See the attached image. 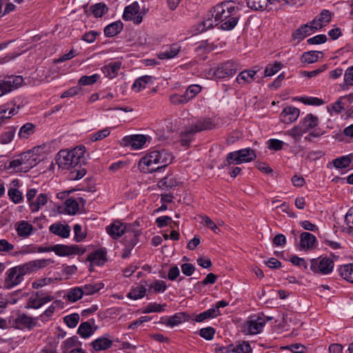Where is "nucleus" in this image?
I'll return each instance as SVG.
<instances>
[{
  "instance_id": "nucleus-1",
  "label": "nucleus",
  "mask_w": 353,
  "mask_h": 353,
  "mask_svg": "<svg viewBox=\"0 0 353 353\" xmlns=\"http://www.w3.org/2000/svg\"><path fill=\"white\" fill-rule=\"evenodd\" d=\"M84 147L75 148L72 150H60L56 157V162L59 168L72 170L68 176L70 180H79L83 178L86 170L81 168L84 162Z\"/></svg>"
},
{
  "instance_id": "nucleus-2",
  "label": "nucleus",
  "mask_w": 353,
  "mask_h": 353,
  "mask_svg": "<svg viewBox=\"0 0 353 353\" xmlns=\"http://www.w3.org/2000/svg\"><path fill=\"white\" fill-rule=\"evenodd\" d=\"M43 148L37 146L14 157L10 162L8 169L15 172H27L45 158Z\"/></svg>"
},
{
  "instance_id": "nucleus-3",
  "label": "nucleus",
  "mask_w": 353,
  "mask_h": 353,
  "mask_svg": "<svg viewBox=\"0 0 353 353\" xmlns=\"http://www.w3.org/2000/svg\"><path fill=\"white\" fill-rule=\"evenodd\" d=\"M172 159V154L165 150H153L140 159L139 168L143 173H152L166 168Z\"/></svg>"
},
{
  "instance_id": "nucleus-4",
  "label": "nucleus",
  "mask_w": 353,
  "mask_h": 353,
  "mask_svg": "<svg viewBox=\"0 0 353 353\" xmlns=\"http://www.w3.org/2000/svg\"><path fill=\"white\" fill-rule=\"evenodd\" d=\"M239 8L232 5L230 1L217 4L213 8L216 25L221 23L220 29L228 31L232 30L239 20Z\"/></svg>"
},
{
  "instance_id": "nucleus-5",
  "label": "nucleus",
  "mask_w": 353,
  "mask_h": 353,
  "mask_svg": "<svg viewBox=\"0 0 353 353\" xmlns=\"http://www.w3.org/2000/svg\"><path fill=\"white\" fill-rule=\"evenodd\" d=\"M214 126V124L210 119H203L196 121V123L192 124L190 128H186L184 132H181V145H188L194 133L202 130H211Z\"/></svg>"
},
{
  "instance_id": "nucleus-6",
  "label": "nucleus",
  "mask_w": 353,
  "mask_h": 353,
  "mask_svg": "<svg viewBox=\"0 0 353 353\" xmlns=\"http://www.w3.org/2000/svg\"><path fill=\"white\" fill-rule=\"evenodd\" d=\"M256 157L255 151L250 148L230 152L227 155L226 161L223 163L222 167L232 163L241 164L250 162L254 161Z\"/></svg>"
},
{
  "instance_id": "nucleus-7",
  "label": "nucleus",
  "mask_w": 353,
  "mask_h": 353,
  "mask_svg": "<svg viewBox=\"0 0 353 353\" xmlns=\"http://www.w3.org/2000/svg\"><path fill=\"white\" fill-rule=\"evenodd\" d=\"M271 318L265 319L263 316H252L242 326V332L246 334H256L261 332L266 322Z\"/></svg>"
},
{
  "instance_id": "nucleus-8",
  "label": "nucleus",
  "mask_w": 353,
  "mask_h": 353,
  "mask_svg": "<svg viewBox=\"0 0 353 353\" xmlns=\"http://www.w3.org/2000/svg\"><path fill=\"white\" fill-rule=\"evenodd\" d=\"M241 69L240 65L234 61H227L213 70V76L216 79H225L232 77Z\"/></svg>"
},
{
  "instance_id": "nucleus-9",
  "label": "nucleus",
  "mask_w": 353,
  "mask_h": 353,
  "mask_svg": "<svg viewBox=\"0 0 353 353\" xmlns=\"http://www.w3.org/2000/svg\"><path fill=\"white\" fill-rule=\"evenodd\" d=\"M310 262V269L315 273L327 274L332 271L334 268L333 261L328 257L312 259Z\"/></svg>"
},
{
  "instance_id": "nucleus-10",
  "label": "nucleus",
  "mask_w": 353,
  "mask_h": 353,
  "mask_svg": "<svg viewBox=\"0 0 353 353\" xmlns=\"http://www.w3.org/2000/svg\"><path fill=\"white\" fill-rule=\"evenodd\" d=\"M23 81L21 76L0 77V97L17 88Z\"/></svg>"
},
{
  "instance_id": "nucleus-11",
  "label": "nucleus",
  "mask_w": 353,
  "mask_h": 353,
  "mask_svg": "<svg viewBox=\"0 0 353 353\" xmlns=\"http://www.w3.org/2000/svg\"><path fill=\"white\" fill-rule=\"evenodd\" d=\"M137 231L132 228L131 225L124 224L119 221L113 222L106 227V232L112 238L117 239L123 234L126 236L128 232Z\"/></svg>"
},
{
  "instance_id": "nucleus-12",
  "label": "nucleus",
  "mask_w": 353,
  "mask_h": 353,
  "mask_svg": "<svg viewBox=\"0 0 353 353\" xmlns=\"http://www.w3.org/2000/svg\"><path fill=\"white\" fill-rule=\"evenodd\" d=\"M52 300H54L53 296L45 294L42 291H38L29 298L25 307L27 309H38Z\"/></svg>"
},
{
  "instance_id": "nucleus-13",
  "label": "nucleus",
  "mask_w": 353,
  "mask_h": 353,
  "mask_svg": "<svg viewBox=\"0 0 353 353\" xmlns=\"http://www.w3.org/2000/svg\"><path fill=\"white\" fill-rule=\"evenodd\" d=\"M140 6L138 2L134 1L130 5L126 6L123 14V19L125 21H133L134 23L139 24L143 20V17L139 13Z\"/></svg>"
},
{
  "instance_id": "nucleus-14",
  "label": "nucleus",
  "mask_w": 353,
  "mask_h": 353,
  "mask_svg": "<svg viewBox=\"0 0 353 353\" xmlns=\"http://www.w3.org/2000/svg\"><path fill=\"white\" fill-rule=\"evenodd\" d=\"M52 250L57 255L60 256H70L72 254H82L85 252V250L77 245H67L57 244L52 246Z\"/></svg>"
},
{
  "instance_id": "nucleus-15",
  "label": "nucleus",
  "mask_w": 353,
  "mask_h": 353,
  "mask_svg": "<svg viewBox=\"0 0 353 353\" xmlns=\"http://www.w3.org/2000/svg\"><path fill=\"white\" fill-rule=\"evenodd\" d=\"M139 231L128 232V234L124 236L123 243L125 248L123 250L122 258L126 259L130 255L132 250L138 243Z\"/></svg>"
},
{
  "instance_id": "nucleus-16",
  "label": "nucleus",
  "mask_w": 353,
  "mask_h": 353,
  "mask_svg": "<svg viewBox=\"0 0 353 353\" xmlns=\"http://www.w3.org/2000/svg\"><path fill=\"white\" fill-rule=\"evenodd\" d=\"M37 318H32L26 314H19L13 322V327L17 329L28 328L29 330L37 325Z\"/></svg>"
},
{
  "instance_id": "nucleus-17",
  "label": "nucleus",
  "mask_w": 353,
  "mask_h": 353,
  "mask_svg": "<svg viewBox=\"0 0 353 353\" xmlns=\"http://www.w3.org/2000/svg\"><path fill=\"white\" fill-rule=\"evenodd\" d=\"M300 114V110L293 106L285 108L280 114V120L281 122L287 124L294 122Z\"/></svg>"
},
{
  "instance_id": "nucleus-18",
  "label": "nucleus",
  "mask_w": 353,
  "mask_h": 353,
  "mask_svg": "<svg viewBox=\"0 0 353 353\" xmlns=\"http://www.w3.org/2000/svg\"><path fill=\"white\" fill-rule=\"evenodd\" d=\"M107 252L105 249L97 250L88 255L87 261L91 265L101 266L107 261Z\"/></svg>"
},
{
  "instance_id": "nucleus-19",
  "label": "nucleus",
  "mask_w": 353,
  "mask_h": 353,
  "mask_svg": "<svg viewBox=\"0 0 353 353\" xmlns=\"http://www.w3.org/2000/svg\"><path fill=\"white\" fill-rule=\"evenodd\" d=\"M181 49V46L179 43H172V45L165 47L164 50L159 52L157 54V57L159 59H170L174 58L178 55Z\"/></svg>"
},
{
  "instance_id": "nucleus-20",
  "label": "nucleus",
  "mask_w": 353,
  "mask_h": 353,
  "mask_svg": "<svg viewBox=\"0 0 353 353\" xmlns=\"http://www.w3.org/2000/svg\"><path fill=\"white\" fill-rule=\"evenodd\" d=\"M125 145H130L134 150L141 148L146 142V137L143 134L127 136L123 139Z\"/></svg>"
},
{
  "instance_id": "nucleus-21",
  "label": "nucleus",
  "mask_w": 353,
  "mask_h": 353,
  "mask_svg": "<svg viewBox=\"0 0 353 353\" xmlns=\"http://www.w3.org/2000/svg\"><path fill=\"white\" fill-rule=\"evenodd\" d=\"M316 238L310 232H303L300 236V247L303 250H312L315 247Z\"/></svg>"
},
{
  "instance_id": "nucleus-22",
  "label": "nucleus",
  "mask_w": 353,
  "mask_h": 353,
  "mask_svg": "<svg viewBox=\"0 0 353 353\" xmlns=\"http://www.w3.org/2000/svg\"><path fill=\"white\" fill-rule=\"evenodd\" d=\"M14 268L9 269L6 272V277L4 281V287L7 289H11L13 287L19 285L22 281V278L17 272L15 274H12Z\"/></svg>"
},
{
  "instance_id": "nucleus-23",
  "label": "nucleus",
  "mask_w": 353,
  "mask_h": 353,
  "mask_svg": "<svg viewBox=\"0 0 353 353\" xmlns=\"http://www.w3.org/2000/svg\"><path fill=\"white\" fill-rule=\"evenodd\" d=\"M331 12L328 10H323L320 16L314 19L311 23L315 30H318L327 24L331 21Z\"/></svg>"
},
{
  "instance_id": "nucleus-24",
  "label": "nucleus",
  "mask_w": 353,
  "mask_h": 353,
  "mask_svg": "<svg viewBox=\"0 0 353 353\" xmlns=\"http://www.w3.org/2000/svg\"><path fill=\"white\" fill-rule=\"evenodd\" d=\"M121 66V61L111 62L101 68L104 75L109 79H113L118 74V72Z\"/></svg>"
},
{
  "instance_id": "nucleus-25",
  "label": "nucleus",
  "mask_w": 353,
  "mask_h": 353,
  "mask_svg": "<svg viewBox=\"0 0 353 353\" xmlns=\"http://www.w3.org/2000/svg\"><path fill=\"white\" fill-rule=\"evenodd\" d=\"M256 71L252 70H245L241 72L236 78V81L241 85L251 83L254 80Z\"/></svg>"
},
{
  "instance_id": "nucleus-26",
  "label": "nucleus",
  "mask_w": 353,
  "mask_h": 353,
  "mask_svg": "<svg viewBox=\"0 0 353 353\" xmlns=\"http://www.w3.org/2000/svg\"><path fill=\"white\" fill-rule=\"evenodd\" d=\"M49 230L50 232L61 238H68L70 236V227L68 225L54 223L50 226Z\"/></svg>"
},
{
  "instance_id": "nucleus-27",
  "label": "nucleus",
  "mask_w": 353,
  "mask_h": 353,
  "mask_svg": "<svg viewBox=\"0 0 353 353\" xmlns=\"http://www.w3.org/2000/svg\"><path fill=\"white\" fill-rule=\"evenodd\" d=\"M313 30H315L314 28L312 27V24L309 26L307 24H303L298 29H296L292 33V38L294 39H297L299 41L303 40L305 37L310 35Z\"/></svg>"
},
{
  "instance_id": "nucleus-28",
  "label": "nucleus",
  "mask_w": 353,
  "mask_h": 353,
  "mask_svg": "<svg viewBox=\"0 0 353 353\" xmlns=\"http://www.w3.org/2000/svg\"><path fill=\"white\" fill-rule=\"evenodd\" d=\"M15 228L17 234L21 237H28L30 236L33 230V227L31 224L26 221H21L15 224Z\"/></svg>"
},
{
  "instance_id": "nucleus-29",
  "label": "nucleus",
  "mask_w": 353,
  "mask_h": 353,
  "mask_svg": "<svg viewBox=\"0 0 353 353\" xmlns=\"http://www.w3.org/2000/svg\"><path fill=\"white\" fill-rule=\"evenodd\" d=\"M10 104H4L0 106V125L3 123L4 119L10 118L18 112L19 107L17 108L10 107Z\"/></svg>"
},
{
  "instance_id": "nucleus-30",
  "label": "nucleus",
  "mask_w": 353,
  "mask_h": 353,
  "mask_svg": "<svg viewBox=\"0 0 353 353\" xmlns=\"http://www.w3.org/2000/svg\"><path fill=\"white\" fill-rule=\"evenodd\" d=\"M95 351L106 350L112 345V341L105 337H99L91 343Z\"/></svg>"
},
{
  "instance_id": "nucleus-31",
  "label": "nucleus",
  "mask_w": 353,
  "mask_h": 353,
  "mask_svg": "<svg viewBox=\"0 0 353 353\" xmlns=\"http://www.w3.org/2000/svg\"><path fill=\"white\" fill-rule=\"evenodd\" d=\"M123 28V23L121 21H117L105 27L104 34L108 37H112L120 33Z\"/></svg>"
},
{
  "instance_id": "nucleus-32",
  "label": "nucleus",
  "mask_w": 353,
  "mask_h": 353,
  "mask_svg": "<svg viewBox=\"0 0 353 353\" xmlns=\"http://www.w3.org/2000/svg\"><path fill=\"white\" fill-rule=\"evenodd\" d=\"M36 131V125L32 123L23 125L18 132V137L21 140L28 139Z\"/></svg>"
},
{
  "instance_id": "nucleus-33",
  "label": "nucleus",
  "mask_w": 353,
  "mask_h": 353,
  "mask_svg": "<svg viewBox=\"0 0 353 353\" xmlns=\"http://www.w3.org/2000/svg\"><path fill=\"white\" fill-rule=\"evenodd\" d=\"M81 288L84 294L92 295L103 289L104 288V283L100 281H92L84 285Z\"/></svg>"
},
{
  "instance_id": "nucleus-34",
  "label": "nucleus",
  "mask_w": 353,
  "mask_h": 353,
  "mask_svg": "<svg viewBox=\"0 0 353 353\" xmlns=\"http://www.w3.org/2000/svg\"><path fill=\"white\" fill-rule=\"evenodd\" d=\"M152 79V77L151 76H142L134 81L132 89L135 92H139L141 90L144 89L148 83H151Z\"/></svg>"
},
{
  "instance_id": "nucleus-35",
  "label": "nucleus",
  "mask_w": 353,
  "mask_h": 353,
  "mask_svg": "<svg viewBox=\"0 0 353 353\" xmlns=\"http://www.w3.org/2000/svg\"><path fill=\"white\" fill-rule=\"evenodd\" d=\"M48 199V198L46 194H39L35 201H33L30 203V205H29L30 210L32 212L39 211L41 207L46 204Z\"/></svg>"
},
{
  "instance_id": "nucleus-36",
  "label": "nucleus",
  "mask_w": 353,
  "mask_h": 353,
  "mask_svg": "<svg viewBox=\"0 0 353 353\" xmlns=\"http://www.w3.org/2000/svg\"><path fill=\"white\" fill-rule=\"evenodd\" d=\"M339 272L342 278L353 283V263L341 265Z\"/></svg>"
},
{
  "instance_id": "nucleus-37",
  "label": "nucleus",
  "mask_w": 353,
  "mask_h": 353,
  "mask_svg": "<svg viewBox=\"0 0 353 353\" xmlns=\"http://www.w3.org/2000/svg\"><path fill=\"white\" fill-rule=\"evenodd\" d=\"M188 320V315L185 312L176 313L170 316L167 322V325L174 327Z\"/></svg>"
},
{
  "instance_id": "nucleus-38",
  "label": "nucleus",
  "mask_w": 353,
  "mask_h": 353,
  "mask_svg": "<svg viewBox=\"0 0 353 353\" xmlns=\"http://www.w3.org/2000/svg\"><path fill=\"white\" fill-rule=\"evenodd\" d=\"M90 11L96 18L102 17L108 11V8L103 3H97L90 7Z\"/></svg>"
},
{
  "instance_id": "nucleus-39",
  "label": "nucleus",
  "mask_w": 353,
  "mask_h": 353,
  "mask_svg": "<svg viewBox=\"0 0 353 353\" xmlns=\"http://www.w3.org/2000/svg\"><path fill=\"white\" fill-rule=\"evenodd\" d=\"M220 314L219 310L214 308H210L205 310L197 315H196L194 320L196 322H202L205 319L214 318Z\"/></svg>"
},
{
  "instance_id": "nucleus-40",
  "label": "nucleus",
  "mask_w": 353,
  "mask_h": 353,
  "mask_svg": "<svg viewBox=\"0 0 353 353\" xmlns=\"http://www.w3.org/2000/svg\"><path fill=\"white\" fill-rule=\"evenodd\" d=\"M83 294L81 287H75L68 291L65 297L68 301L74 303L81 299Z\"/></svg>"
},
{
  "instance_id": "nucleus-41",
  "label": "nucleus",
  "mask_w": 353,
  "mask_h": 353,
  "mask_svg": "<svg viewBox=\"0 0 353 353\" xmlns=\"http://www.w3.org/2000/svg\"><path fill=\"white\" fill-rule=\"evenodd\" d=\"M301 123L303 127L307 129V132L318 125L319 119L316 116H314L312 114H308Z\"/></svg>"
},
{
  "instance_id": "nucleus-42",
  "label": "nucleus",
  "mask_w": 353,
  "mask_h": 353,
  "mask_svg": "<svg viewBox=\"0 0 353 353\" xmlns=\"http://www.w3.org/2000/svg\"><path fill=\"white\" fill-rule=\"evenodd\" d=\"M16 128L15 127H10L6 129V131L2 132L0 135V143L1 144H8L10 143L15 134Z\"/></svg>"
},
{
  "instance_id": "nucleus-43",
  "label": "nucleus",
  "mask_w": 353,
  "mask_h": 353,
  "mask_svg": "<svg viewBox=\"0 0 353 353\" xmlns=\"http://www.w3.org/2000/svg\"><path fill=\"white\" fill-rule=\"evenodd\" d=\"M202 90L201 86L197 84H193L188 86L183 94L188 102L194 99Z\"/></svg>"
},
{
  "instance_id": "nucleus-44",
  "label": "nucleus",
  "mask_w": 353,
  "mask_h": 353,
  "mask_svg": "<svg viewBox=\"0 0 353 353\" xmlns=\"http://www.w3.org/2000/svg\"><path fill=\"white\" fill-rule=\"evenodd\" d=\"M12 272H13L12 274H15L17 272H18L22 279H23L24 275L34 271L32 265V262L29 261L23 265L14 267V270Z\"/></svg>"
},
{
  "instance_id": "nucleus-45",
  "label": "nucleus",
  "mask_w": 353,
  "mask_h": 353,
  "mask_svg": "<svg viewBox=\"0 0 353 353\" xmlns=\"http://www.w3.org/2000/svg\"><path fill=\"white\" fill-rule=\"evenodd\" d=\"M248 6L254 10H264L268 7V0H246Z\"/></svg>"
},
{
  "instance_id": "nucleus-46",
  "label": "nucleus",
  "mask_w": 353,
  "mask_h": 353,
  "mask_svg": "<svg viewBox=\"0 0 353 353\" xmlns=\"http://www.w3.org/2000/svg\"><path fill=\"white\" fill-rule=\"evenodd\" d=\"M146 289L144 286H137L130 290L127 296L131 299L137 300L143 298L145 294Z\"/></svg>"
},
{
  "instance_id": "nucleus-47",
  "label": "nucleus",
  "mask_w": 353,
  "mask_h": 353,
  "mask_svg": "<svg viewBox=\"0 0 353 353\" xmlns=\"http://www.w3.org/2000/svg\"><path fill=\"white\" fill-rule=\"evenodd\" d=\"M319 53H321V52L309 51L304 52L301 58V62L307 63L316 62L319 60Z\"/></svg>"
},
{
  "instance_id": "nucleus-48",
  "label": "nucleus",
  "mask_w": 353,
  "mask_h": 353,
  "mask_svg": "<svg viewBox=\"0 0 353 353\" xmlns=\"http://www.w3.org/2000/svg\"><path fill=\"white\" fill-rule=\"evenodd\" d=\"M77 332L82 338L86 339L92 334L93 331L90 323L83 322L80 324Z\"/></svg>"
},
{
  "instance_id": "nucleus-49",
  "label": "nucleus",
  "mask_w": 353,
  "mask_h": 353,
  "mask_svg": "<svg viewBox=\"0 0 353 353\" xmlns=\"http://www.w3.org/2000/svg\"><path fill=\"white\" fill-rule=\"evenodd\" d=\"M110 134V128H105L101 130H99L94 133H92L90 135V139L92 141H98L102 140L107 137H108Z\"/></svg>"
},
{
  "instance_id": "nucleus-50",
  "label": "nucleus",
  "mask_w": 353,
  "mask_h": 353,
  "mask_svg": "<svg viewBox=\"0 0 353 353\" xmlns=\"http://www.w3.org/2000/svg\"><path fill=\"white\" fill-rule=\"evenodd\" d=\"M158 185L163 189L171 188L177 185V181L174 177L165 176L159 182Z\"/></svg>"
},
{
  "instance_id": "nucleus-51",
  "label": "nucleus",
  "mask_w": 353,
  "mask_h": 353,
  "mask_svg": "<svg viewBox=\"0 0 353 353\" xmlns=\"http://www.w3.org/2000/svg\"><path fill=\"white\" fill-rule=\"evenodd\" d=\"M351 158L349 156H343L333 160V165L336 168H345L350 166Z\"/></svg>"
},
{
  "instance_id": "nucleus-52",
  "label": "nucleus",
  "mask_w": 353,
  "mask_h": 353,
  "mask_svg": "<svg viewBox=\"0 0 353 353\" xmlns=\"http://www.w3.org/2000/svg\"><path fill=\"white\" fill-rule=\"evenodd\" d=\"M165 307H167L166 303L161 305L157 303H150L145 307L143 313L160 312L163 311Z\"/></svg>"
},
{
  "instance_id": "nucleus-53",
  "label": "nucleus",
  "mask_w": 353,
  "mask_h": 353,
  "mask_svg": "<svg viewBox=\"0 0 353 353\" xmlns=\"http://www.w3.org/2000/svg\"><path fill=\"white\" fill-rule=\"evenodd\" d=\"M307 132V129L303 127L301 123L288 131V134L295 139H299L303 134Z\"/></svg>"
},
{
  "instance_id": "nucleus-54",
  "label": "nucleus",
  "mask_w": 353,
  "mask_h": 353,
  "mask_svg": "<svg viewBox=\"0 0 353 353\" xmlns=\"http://www.w3.org/2000/svg\"><path fill=\"white\" fill-rule=\"evenodd\" d=\"M283 67V64L279 61H275L274 64H269L266 66L264 74L265 77H270L276 74Z\"/></svg>"
},
{
  "instance_id": "nucleus-55",
  "label": "nucleus",
  "mask_w": 353,
  "mask_h": 353,
  "mask_svg": "<svg viewBox=\"0 0 353 353\" xmlns=\"http://www.w3.org/2000/svg\"><path fill=\"white\" fill-rule=\"evenodd\" d=\"M8 194L11 201L14 203H19L23 200L22 192L18 189H9Z\"/></svg>"
},
{
  "instance_id": "nucleus-56",
  "label": "nucleus",
  "mask_w": 353,
  "mask_h": 353,
  "mask_svg": "<svg viewBox=\"0 0 353 353\" xmlns=\"http://www.w3.org/2000/svg\"><path fill=\"white\" fill-rule=\"evenodd\" d=\"M65 209L68 214H74L79 210L78 203L73 199H68L65 202Z\"/></svg>"
},
{
  "instance_id": "nucleus-57",
  "label": "nucleus",
  "mask_w": 353,
  "mask_h": 353,
  "mask_svg": "<svg viewBox=\"0 0 353 353\" xmlns=\"http://www.w3.org/2000/svg\"><path fill=\"white\" fill-rule=\"evenodd\" d=\"M232 351L235 353H249L251 351V347L248 342L243 341L235 346L232 345Z\"/></svg>"
},
{
  "instance_id": "nucleus-58",
  "label": "nucleus",
  "mask_w": 353,
  "mask_h": 353,
  "mask_svg": "<svg viewBox=\"0 0 353 353\" xmlns=\"http://www.w3.org/2000/svg\"><path fill=\"white\" fill-rule=\"evenodd\" d=\"M79 321V316L77 313H73L70 315L65 316L63 318L64 323L71 328L77 326Z\"/></svg>"
},
{
  "instance_id": "nucleus-59",
  "label": "nucleus",
  "mask_w": 353,
  "mask_h": 353,
  "mask_svg": "<svg viewBox=\"0 0 353 353\" xmlns=\"http://www.w3.org/2000/svg\"><path fill=\"white\" fill-rule=\"evenodd\" d=\"M99 76L97 74L91 76H83L79 80V84L81 85H92L97 81Z\"/></svg>"
},
{
  "instance_id": "nucleus-60",
  "label": "nucleus",
  "mask_w": 353,
  "mask_h": 353,
  "mask_svg": "<svg viewBox=\"0 0 353 353\" xmlns=\"http://www.w3.org/2000/svg\"><path fill=\"white\" fill-rule=\"evenodd\" d=\"M32 265L34 269V271H37V270H39L41 268H43L50 263H53V261L51 259H37L31 261Z\"/></svg>"
},
{
  "instance_id": "nucleus-61",
  "label": "nucleus",
  "mask_w": 353,
  "mask_h": 353,
  "mask_svg": "<svg viewBox=\"0 0 353 353\" xmlns=\"http://www.w3.org/2000/svg\"><path fill=\"white\" fill-rule=\"evenodd\" d=\"M299 101L303 103L304 104L312 105H321L325 103V102L321 99L313 97H301L299 99Z\"/></svg>"
},
{
  "instance_id": "nucleus-62",
  "label": "nucleus",
  "mask_w": 353,
  "mask_h": 353,
  "mask_svg": "<svg viewBox=\"0 0 353 353\" xmlns=\"http://www.w3.org/2000/svg\"><path fill=\"white\" fill-rule=\"evenodd\" d=\"M170 101L172 104L183 105L188 103L184 94H172L170 96Z\"/></svg>"
},
{
  "instance_id": "nucleus-63",
  "label": "nucleus",
  "mask_w": 353,
  "mask_h": 353,
  "mask_svg": "<svg viewBox=\"0 0 353 353\" xmlns=\"http://www.w3.org/2000/svg\"><path fill=\"white\" fill-rule=\"evenodd\" d=\"M150 288L153 289L156 293L163 292L167 288L165 282L162 280H157L150 285Z\"/></svg>"
},
{
  "instance_id": "nucleus-64",
  "label": "nucleus",
  "mask_w": 353,
  "mask_h": 353,
  "mask_svg": "<svg viewBox=\"0 0 353 353\" xmlns=\"http://www.w3.org/2000/svg\"><path fill=\"white\" fill-rule=\"evenodd\" d=\"M215 330L212 327H208L200 330L199 334L206 340H212L214 336Z\"/></svg>"
}]
</instances>
